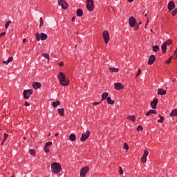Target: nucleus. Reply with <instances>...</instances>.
Masks as SVG:
<instances>
[{"label": "nucleus", "mask_w": 177, "mask_h": 177, "mask_svg": "<svg viewBox=\"0 0 177 177\" xmlns=\"http://www.w3.org/2000/svg\"><path fill=\"white\" fill-rule=\"evenodd\" d=\"M57 78L62 86H68L70 85V80L66 79V75L63 72H59Z\"/></svg>", "instance_id": "nucleus-1"}, {"label": "nucleus", "mask_w": 177, "mask_h": 177, "mask_svg": "<svg viewBox=\"0 0 177 177\" xmlns=\"http://www.w3.org/2000/svg\"><path fill=\"white\" fill-rule=\"evenodd\" d=\"M51 170L53 174H59L62 171V165L57 162H53L51 165Z\"/></svg>", "instance_id": "nucleus-2"}, {"label": "nucleus", "mask_w": 177, "mask_h": 177, "mask_svg": "<svg viewBox=\"0 0 177 177\" xmlns=\"http://www.w3.org/2000/svg\"><path fill=\"white\" fill-rule=\"evenodd\" d=\"M36 39L37 41H45L46 39H48V35L46 33H36L35 34Z\"/></svg>", "instance_id": "nucleus-3"}, {"label": "nucleus", "mask_w": 177, "mask_h": 177, "mask_svg": "<svg viewBox=\"0 0 177 177\" xmlns=\"http://www.w3.org/2000/svg\"><path fill=\"white\" fill-rule=\"evenodd\" d=\"M86 8L89 12H93V9H95V6L93 5V0L86 1Z\"/></svg>", "instance_id": "nucleus-4"}, {"label": "nucleus", "mask_w": 177, "mask_h": 177, "mask_svg": "<svg viewBox=\"0 0 177 177\" xmlns=\"http://www.w3.org/2000/svg\"><path fill=\"white\" fill-rule=\"evenodd\" d=\"M91 136V131L87 130L86 133H83L82 134V137L80 138L81 142H85L88 138Z\"/></svg>", "instance_id": "nucleus-5"}, {"label": "nucleus", "mask_w": 177, "mask_h": 177, "mask_svg": "<svg viewBox=\"0 0 177 177\" xmlns=\"http://www.w3.org/2000/svg\"><path fill=\"white\" fill-rule=\"evenodd\" d=\"M103 38L104 40L105 44H109V41H110V34L109 33L108 30H104L102 32Z\"/></svg>", "instance_id": "nucleus-6"}, {"label": "nucleus", "mask_w": 177, "mask_h": 177, "mask_svg": "<svg viewBox=\"0 0 177 177\" xmlns=\"http://www.w3.org/2000/svg\"><path fill=\"white\" fill-rule=\"evenodd\" d=\"M89 172V167L86 166L81 169L80 170V176L81 177H85L86 176V174Z\"/></svg>", "instance_id": "nucleus-7"}, {"label": "nucleus", "mask_w": 177, "mask_h": 177, "mask_svg": "<svg viewBox=\"0 0 177 177\" xmlns=\"http://www.w3.org/2000/svg\"><path fill=\"white\" fill-rule=\"evenodd\" d=\"M58 4L64 10L68 8V4L64 0H58Z\"/></svg>", "instance_id": "nucleus-8"}, {"label": "nucleus", "mask_w": 177, "mask_h": 177, "mask_svg": "<svg viewBox=\"0 0 177 177\" xmlns=\"http://www.w3.org/2000/svg\"><path fill=\"white\" fill-rule=\"evenodd\" d=\"M32 95V89L24 90V99H30V96Z\"/></svg>", "instance_id": "nucleus-9"}, {"label": "nucleus", "mask_w": 177, "mask_h": 177, "mask_svg": "<svg viewBox=\"0 0 177 177\" xmlns=\"http://www.w3.org/2000/svg\"><path fill=\"white\" fill-rule=\"evenodd\" d=\"M147 156H149V151L145 150L144 151L142 157L141 158V162H142V164H145L147 161Z\"/></svg>", "instance_id": "nucleus-10"}, {"label": "nucleus", "mask_w": 177, "mask_h": 177, "mask_svg": "<svg viewBox=\"0 0 177 177\" xmlns=\"http://www.w3.org/2000/svg\"><path fill=\"white\" fill-rule=\"evenodd\" d=\"M158 104V99L156 98L153 101L151 102V108L155 110V109H157V104Z\"/></svg>", "instance_id": "nucleus-11"}, {"label": "nucleus", "mask_w": 177, "mask_h": 177, "mask_svg": "<svg viewBox=\"0 0 177 177\" xmlns=\"http://www.w3.org/2000/svg\"><path fill=\"white\" fill-rule=\"evenodd\" d=\"M154 62H156V55H152L149 57V59L148 60L149 66H151V64H153Z\"/></svg>", "instance_id": "nucleus-12"}, {"label": "nucleus", "mask_w": 177, "mask_h": 177, "mask_svg": "<svg viewBox=\"0 0 177 177\" xmlns=\"http://www.w3.org/2000/svg\"><path fill=\"white\" fill-rule=\"evenodd\" d=\"M115 89L117 91H121V89H124V85L121 83H115Z\"/></svg>", "instance_id": "nucleus-13"}, {"label": "nucleus", "mask_w": 177, "mask_h": 177, "mask_svg": "<svg viewBox=\"0 0 177 177\" xmlns=\"http://www.w3.org/2000/svg\"><path fill=\"white\" fill-rule=\"evenodd\" d=\"M167 8L169 10H174L175 9V3L173 1H169Z\"/></svg>", "instance_id": "nucleus-14"}, {"label": "nucleus", "mask_w": 177, "mask_h": 177, "mask_svg": "<svg viewBox=\"0 0 177 177\" xmlns=\"http://www.w3.org/2000/svg\"><path fill=\"white\" fill-rule=\"evenodd\" d=\"M151 114H157V111H156L155 109H151L146 113L145 115H147V117H149V115H151Z\"/></svg>", "instance_id": "nucleus-15"}, {"label": "nucleus", "mask_w": 177, "mask_h": 177, "mask_svg": "<svg viewBox=\"0 0 177 177\" xmlns=\"http://www.w3.org/2000/svg\"><path fill=\"white\" fill-rule=\"evenodd\" d=\"M32 86H33L34 89H39V88H41V83L36 82L33 83Z\"/></svg>", "instance_id": "nucleus-16"}, {"label": "nucleus", "mask_w": 177, "mask_h": 177, "mask_svg": "<svg viewBox=\"0 0 177 177\" xmlns=\"http://www.w3.org/2000/svg\"><path fill=\"white\" fill-rule=\"evenodd\" d=\"M158 95H166L167 94V91L162 89V88H159L158 90V92H157Z\"/></svg>", "instance_id": "nucleus-17"}, {"label": "nucleus", "mask_w": 177, "mask_h": 177, "mask_svg": "<svg viewBox=\"0 0 177 177\" xmlns=\"http://www.w3.org/2000/svg\"><path fill=\"white\" fill-rule=\"evenodd\" d=\"M76 15L78 17H81V16L84 15V11L82 10V9H77L76 11Z\"/></svg>", "instance_id": "nucleus-18"}, {"label": "nucleus", "mask_w": 177, "mask_h": 177, "mask_svg": "<svg viewBox=\"0 0 177 177\" xmlns=\"http://www.w3.org/2000/svg\"><path fill=\"white\" fill-rule=\"evenodd\" d=\"M75 139H77V137L75 136V134L71 133L69 136V140H71V142H75Z\"/></svg>", "instance_id": "nucleus-19"}, {"label": "nucleus", "mask_w": 177, "mask_h": 177, "mask_svg": "<svg viewBox=\"0 0 177 177\" xmlns=\"http://www.w3.org/2000/svg\"><path fill=\"white\" fill-rule=\"evenodd\" d=\"M57 111L61 117H63V115H64V108L58 109Z\"/></svg>", "instance_id": "nucleus-20"}, {"label": "nucleus", "mask_w": 177, "mask_h": 177, "mask_svg": "<svg viewBox=\"0 0 177 177\" xmlns=\"http://www.w3.org/2000/svg\"><path fill=\"white\" fill-rule=\"evenodd\" d=\"M11 62H13V57H10L7 61H3L4 64H9Z\"/></svg>", "instance_id": "nucleus-21"}, {"label": "nucleus", "mask_w": 177, "mask_h": 177, "mask_svg": "<svg viewBox=\"0 0 177 177\" xmlns=\"http://www.w3.org/2000/svg\"><path fill=\"white\" fill-rule=\"evenodd\" d=\"M110 73H118L120 69L118 68H109Z\"/></svg>", "instance_id": "nucleus-22"}, {"label": "nucleus", "mask_w": 177, "mask_h": 177, "mask_svg": "<svg viewBox=\"0 0 177 177\" xmlns=\"http://www.w3.org/2000/svg\"><path fill=\"white\" fill-rule=\"evenodd\" d=\"M52 106L53 107H54V109H55V107H57V106H60V101L57 100L56 102H53L52 103Z\"/></svg>", "instance_id": "nucleus-23"}, {"label": "nucleus", "mask_w": 177, "mask_h": 177, "mask_svg": "<svg viewBox=\"0 0 177 177\" xmlns=\"http://www.w3.org/2000/svg\"><path fill=\"white\" fill-rule=\"evenodd\" d=\"M107 96H109V93L107 92L103 93L102 95V101L106 100V99H107Z\"/></svg>", "instance_id": "nucleus-24"}, {"label": "nucleus", "mask_w": 177, "mask_h": 177, "mask_svg": "<svg viewBox=\"0 0 177 177\" xmlns=\"http://www.w3.org/2000/svg\"><path fill=\"white\" fill-rule=\"evenodd\" d=\"M170 117H177V109H174L170 113Z\"/></svg>", "instance_id": "nucleus-25"}, {"label": "nucleus", "mask_w": 177, "mask_h": 177, "mask_svg": "<svg viewBox=\"0 0 177 177\" xmlns=\"http://www.w3.org/2000/svg\"><path fill=\"white\" fill-rule=\"evenodd\" d=\"M106 100L108 104H114V100H111V97H107Z\"/></svg>", "instance_id": "nucleus-26"}, {"label": "nucleus", "mask_w": 177, "mask_h": 177, "mask_svg": "<svg viewBox=\"0 0 177 177\" xmlns=\"http://www.w3.org/2000/svg\"><path fill=\"white\" fill-rule=\"evenodd\" d=\"M133 26H134V30H138L139 28V24H136V19L133 18Z\"/></svg>", "instance_id": "nucleus-27"}, {"label": "nucleus", "mask_w": 177, "mask_h": 177, "mask_svg": "<svg viewBox=\"0 0 177 177\" xmlns=\"http://www.w3.org/2000/svg\"><path fill=\"white\" fill-rule=\"evenodd\" d=\"M129 23L131 27L133 28V17H131L129 19Z\"/></svg>", "instance_id": "nucleus-28"}, {"label": "nucleus", "mask_w": 177, "mask_h": 177, "mask_svg": "<svg viewBox=\"0 0 177 177\" xmlns=\"http://www.w3.org/2000/svg\"><path fill=\"white\" fill-rule=\"evenodd\" d=\"M162 53H165L167 52V46L163 44L161 46Z\"/></svg>", "instance_id": "nucleus-29"}, {"label": "nucleus", "mask_w": 177, "mask_h": 177, "mask_svg": "<svg viewBox=\"0 0 177 177\" xmlns=\"http://www.w3.org/2000/svg\"><path fill=\"white\" fill-rule=\"evenodd\" d=\"M158 117L160 118V120H158L157 122L162 124V122H164V117L161 116V115H158Z\"/></svg>", "instance_id": "nucleus-30"}, {"label": "nucleus", "mask_w": 177, "mask_h": 177, "mask_svg": "<svg viewBox=\"0 0 177 177\" xmlns=\"http://www.w3.org/2000/svg\"><path fill=\"white\" fill-rule=\"evenodd\" d=\"M123 149L124 150H126V152L128 151V150H129V146L128 145V144H127V142L124 143Z\"/></svg>", "instance_id": "nucleus-31"}, {"label": "nucleus", "mask_w": 177, "mask_h": 177, "mask_svg": "<svg viewBox=\"0 0 177 177\" xmlns=\"http://www.w3.org/2000/svg\"><path fill=\"white\" fill-rule=\"evenodd\" d=\"M152 49L153 52H158V50H160V47L158 46H153Z\"/></svg>", "instance_id": "nucleus-32"}, {"label": "nucleus", "mask_w": 177, "mask_h": 177, "mask_svg": "<svg viewBox=\"0 0 177 177\" xmlns=\"http://www.w3.org/2000/svg\"><path fill=\"white\" fill-rule=\"evenodd\" d=\"M41 56H43V57H45V59H47L48 62H49V55H48V53H42Z\"/></svg>", "instance_id": "nucleus-33"}, {"label": "nucleus", "mask_w": 177, "mask_h": 177, "mask_svg": "<svg viewBox=\"0 0 177 177\" xmlns=\"http://www.w3.org/2000/svg\"><path fill=\"white\" fill-rule=\"evenodd\" d=\"M164 44H165L166 46H167V45H171V44H172V40L168 39V40L166 41Z\"/></svg>", "instance_id": "nucleus-34"}, {"label": "nucleus", "mask_w": 177, "mask_h": 177, "mask_svg": "<svg viewBox=\"0 0 177 177\" xmlns=\"http://www.w3.org/2000/svg\"><path fill=\"white\" fill-rule=\"evenodd\" d=\"M119 174L120 175H124V171L122 170V167H119Z\"/></svg>", "instance_id": "nucleus-35"}, {"label": "nucleus", "mask_w": 177, "mask_h": 177, "mask_svg": "<svg viewBox=\"0 0 177 177\" xmlns=\"http://www.w3.org/2000/svg\"><path fill=\"white\" fill-rule=\"evenodd\" d=\"M29 153L31 156H35V151L34 149H30Z\"/></svg>", "instance_id": "nucleus-36"}, {"label": "nucleus", "mask_w": 177, "mask_h": 177, "mask_svg": "<svg viewBox=\"0 0 177 177\" xmlns=\"http://www.w3.org/2000/svg\"><path fill=\"white\" fill-rule=\"evenodd\" d=\"M137 131H138V132H140V131H143V127H142V126H138V128H137Z\"/></svg>", "instance_id": "nucleus-37"}, {"label": "nucleus", "mask_w": 177, "mask_h": 177, "mask_svg": "<svg viewBox=\"0 0 177 177\" xmlns=\"http://www.w3.org/2000/svg\"><path fill=\"white\" fill-rule=\"evenodd\" d=\"M44 151H45V153H49V147H46L45 145V147H44Z\"/></svg>", "instance_id": "nucleus-38"}, {"label": "nucleus", "mask_w": 177, "mask_h": 177, "mask_svg": "<svg viewBox=\"0 0 177 177\" xmlns=\"http://www.w3.org/2000/svg\"><path fill=\"white\" fill-rule=\"evenodd\" d=\"M172 57H170L167 61H166V64H169V63H171V62L172 61Z\"/></svg>", "instance_id": "nucleus-39"}, {"label": "nucleus", "mask_w": 177, "mask_h": 177, "mask_svg": "<svg viewBox=\"0 0 177 177\" xmlns=\"http://www.w3.org/2000/svg\"><path fill=\"white\" fill-rule=\"evenodd\" d=\"M140 73H142V70L138 69V72H137V74H136V78H137L138 77H139V75H140Z\"/></svg>", "instance_id": "nucleus-40"}, {"label": "nucleus", "mask_w": 177, "mask_h": 177, "mask_svg": "<svg viewBox=\"0 0 177 177\" xmlns=\"http://www.w3.org/2000/svg\"><path fill=\"white\" fill-rule=\"evenodd\" d=\"M39 21H40L39 27H41V26H44V19H42V17L40 18Z\"/></svg>", "instance_id": "nucleus-41"}, {"label": "nucleus", "mask_w": 177, "mask_h": 177, "mask_svg": "<svg viewBox=\"0 0 177 177\" xmlns=\"http://www.w3.org/2000/svg\"><path fill=\"white\" fill-rule=\"evenodd\" d=\"M10 23H12L11 21H7V22L6 23V24H5L6 28H8V27H9V24H10Z\"/></svg>", "instance_id": "nucleus-42"}, {"label": "nucleus", "mask_w": 177, "mask_h": 177, "mask_svg": "<svg viewBox=\"0 0 177 177\" xmlns=\"http://www.w3.org/2000/svg\"><path fill=\"white\" fill-rule=\"evenodd\" d=\"M52 145V142L48 141V142H46V144L45 145L46 147H50V145Z\"/></svg>", "instance_id": "nucleus-43"}, {"label": "nucleus", "mask_w": 177, "mask_h": 177, "mask_svg": "<svg viewBox=\"0 0 177 177\" xmlns=\"http://www.w3.org/2000/svg\"><path fill=\"white\" fill-rule=\"evenodd\" d=\"M172 15L174 16H176V15H177V8H175V10L172 11Z\"/></svg>", "instance_id": "nucleus-44"}, {"label": "nucleus", "mask_w": 177, "mask_h": 177, "mask_svg": "<svg viewBox=\"0 0 177 177\" xmlns=\"http://www.w3.org/2000/svg\"><path fill=\"white\" fill-rule=\"evenodd\" d=\"M4 35H6V32H3L0 34V38H2V37H3Z\"/></svg>", "instance_id": "nucleus-45"}, {"label": "nucleus", "mask_w": 177, "mask_h": 177, "mask_svg": "<svg viewBox=\"0 0 177 177\" xmlns=\"http://www.w3.org/2000/svg\"><path fill=\"white\" fill-rule=\"evenodd\" d=\"M58 64H59V67H63V66H64V62H60Z\"/></svg>", "instance_id": "nucleus-46"}, {"label": "nucleus", "mask_w": 177, "mask_h": 177, "mask_svg": "<svg viewBox=\"0 0 177 177\" xmlns=\"http://www.w3.org/2000/svg\"><path fill=\"white\" fill-rule=\"evenodd\" d=\"M8 134H7L6 133H4V137H3L4 139H3V140H6L8 139Z\"/></svg>", "instance_id": "nucleus-47"}, {"label": "nucleus", "mask_w": 177, "mask_h": 177, "mask_svg": "<svg viewBox=\"0 0 177 177\" xmlns=\"http://www.w3.org/2000/svg\"><path fill=\"white\" fill-rule=\"evenodd\" d=\"M129 120H130V121L133 122V117L132 115H129Z\"/></svg>", "instance_id": "nucleus-48"}, {"label": "nucleus", "mask_w": 177, "mask_h": 177, "mask_svg": "<svg viewBox=\"0 0 177 177\" xmlns=\"http://www.w3.org/2000/svg\"><path fill=\"white\" fill-rule=\"evenodd\" d=\"M93 106H97V104H100V102H93Z\"/></svg>", "instance_id": "nucleus-49"}, {"label": "nucleus", "mask_w": 177, "mask_h": 177, "mask_svg": "<svg viewBox=\"0 0 177 177\" xmlns=\"http://www.w3.org/2000/svg\"><path fill=\"white\" fill-rule=\"evenodd\" d=\"M71 21H75V17H72Z\"/></svg>", "instance_id": "nucleus-50"}, {"label": "nucleus", "mask_w": 177, "mask_h": 177, "mask_svg": "<svg viewBox=\"0 0 177 177\" xmlns=\"http://www.w3.org/2000/svg\"><path fill=\"white\" fill-rule=\"evenodd\" d=\"M5 142H6V140H3L1 142L2 146H3V145L5 144Z\"/></svg>", "instance_id": "nucleus-51"}, {"label": "nucleus", "mask_w": 177, "mask_h": 177, "mask_svg": "<svg viewBox=\"0 0 177 177\" xmlns=\"http://www.w3.org/2000/svg\"><path fill=\"white\" fill-rule=\"evenodd\" d=\"M25 106H30V103H28V102H25Z\"/></svg>", "instance_id": "nucleus-52"}, {"label": "nucleus", "mask_w": 177, "mask_h": 177, "mask_svg": "<svg viewBox=\"0 0 177 177\" xmlns=\"http://www.w3.org/2000/svg\"><path fill=\"white\" fill-rule=\"evenodd\" d=\"M128 2L132 3L133 2V0H127Z\"/></svg>", "instance_id": "nucleus-53"}, {"label": "nucleus", "mask_w": 177, "mask_h": 177, "mask_svg": "<svg viewBox=\"0 0 177 177\" xmlns=\"http://www.w3.org/2000/svg\"><path fill=\"white\" fill-rule=\"evenodd\" d=\"M27 41V39H23V43L24 44V42H26Z\"/></svg>", "instance_id": "nucleus-54"}, {"label": "nucleus", "mask_w": 177, "mask_h": 177, "mask_svg": "<svg viewBox=\"0 0 177 177\" xmlns=\"http://www.w3.org/2000/svg\"><path fill=\"white\" fill-rule=\"evenodd\" d=\"M55 136H59V133H56L55 134Z\"/></svg>", "instance_id": "nucleus-55"}, {"label": "nucleus", "mask_w": 177, "mask_h": 177, "mask_svg": "<svg viewBox=\"0 0 177 177\" xmlns=\"http://www.w3.org/2000/svg\"><path fill=\"white\" fill-rule=\"evenodd\" d=\"M150 31H151V32H153V29H151Z\"/></svg>", "instance_id": "nucleus-56"}, {"label": "nucleus", "mask_w": 177, "mask_h": 177, "mask_svg": "<svg viewBox=\"0 0 177 177\" xmlns=\"http://www.w3.org/2000/svg\"><path fill=\"white\" fill-rule=\"evenodd\" d=\"M147 23H149V19H147Z\"/></svg>", "instance_id": "nucleus-57"}, {"label": "nucleus", "mask_w": 177, "mask_h": 177, "mask_svg": "<svg viewBox=\"0 0 177 177\" xmlns=\"http://www.w3.org/2000/svg\"><path fill=\"white\" fill-rule=\"evenodd\" d=\"M138 24H142V21H140Z\"/></svg>", "instance_id": "nucleus-58"}, {"label": "nucleus", "mask_w": 177, "mask_h": 177, "mask_svg": "<svg viewBox=\"0 0 177 177\" xmlns=\"http://www.w3.org/2000/svg\"><path fill=\"white\" fill-rule=\"evenodd\" d=\"M148 24H149V23L147 22V23H146V26H147Z\"/></svg>", "instance_id": "nucleus-59"}, {"label": "nucleus", "mask_w": 177, "mask_h": 177, "mask_svg": "<svg viewBox=\"0 0 177 177\" xmlns=\"http://www.w3.org/2000/svg\"><path fill=\"white\" fill-rule=\"evenodd\" d=\"M48 136H50V133L48 134Z\"/></svg>", "instance_id": "nucleus-60"}, {"label": "nucleus", "mask_w": 177, "mask_h": 177, "mask_svg": "<svg viewBox=\"0 0 177 177\" xmlns=\"http://www.w3.org/2000/svg\"><path fill=\"white\" fill-rule=\"evenodd\" d=\"M24 139H26V137H24Z\"/></svg>", "instance_id": "nucleus-61"}, {"label": "nucleus", "mask_w": 177, "mask_h": 177, "mask_svg": "<svg viewBox=\"0 0 177 177\" xmlns=\"http://www.w3.org/2000/svg\"><path fill=\"white\" fill-rule=\"evenodd\" d=\"M12 177H15V176H12Z\"/></svg>", "instance_id": "nucleus-62"}, {"label": "nucleus", "mask_w": 177, "mask_h": 177, "mask_svg": "<svg viewBox=\"0 0 177 177\" xmlns=\"http://www.w3.org/2000/svg\"><path fill=\"white\" fill-rule=\"evenodd\" d=\"M176 57H177V54H176Z\"/></svg>", "instance_id": "nucleus-63"}]
</instances>
